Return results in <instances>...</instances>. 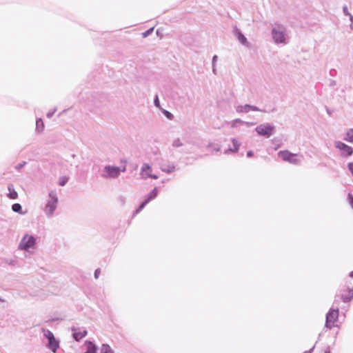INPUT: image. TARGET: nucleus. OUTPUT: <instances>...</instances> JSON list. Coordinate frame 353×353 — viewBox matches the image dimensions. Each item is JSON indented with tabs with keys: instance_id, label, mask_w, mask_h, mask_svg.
Masks as SVG:
<instances>
[{
	"instance_id": "nucleus-1",
	"label": "nucleus",
	"mask_w": 353,
	"mask_h": 353,
	"mask_svg": "<svg viewBox=\"0 0 353 353\" xmlns=\"http://www.w3.org/2000/svg\"><path fill=\"white\" fill-rule=\"evenodd\" d=\"M58 203V199L56 194L51 192L49 194V200L46 205L45 212L48 216H51L55 210Z\"/></svg>"
},
{
	"instance_id": "nucleus-2",
	"label": "nucleus",
	"mask_w": 353,
	"mask_h": 353,
	"mask_svg": "<svg viewBox=\"0 0 353 353\" xmlns=\"http://www.w3.org/2000/svg\"><path fill=\"white\" fill-rule=\"evenodd\" d=\"M274 130V126L268 123L261 124L256 128V131L258 134L267 138L270 137L273 134Z\"/></svg>"
},
{
	"instance_id": "nucleus-3",
	"label": "nucleus",
	"mask_w": 353,
	"mask_h": 353,
	"mask_svg": "<svg viewBox=\"0 0 353 353\" xmlns=\"http://www.w3.org/2000/svg\"><path fill=\"white\" fill-rule=\"evenodd\" d=\"M341 297L344 302H348L353 298V285L347 283V279L341 290Z\"/></svg>"
},
{
	"instance_id": "nucleus-4",
	"label": "nucleus",
	"mask_w": 353,
	"mask_h": 353,
	"mask_svg": "<svg viewBox=\"0 0 353 353\" xmlns=\"http://www.w3.org/2000/svg\"><path fill=\"white\" fill-rule=\"evenodd\" d=\"M35 238L33 236L26 234L22 238L19 245V248L21 250H27L29 248L33 247V245L35 244Z\"/></svg>"
},
{
	"instance_id": "nucleus-5",
	"label": "nucleus",
	"mask_w": 353,
	"mask_h": 353,
	"mask_svg": "<svg viewBox=\"0 0 353 353\" xmlns=\"http://www.w3.org/2000/svg\"><path fill=\"white\" fill-rule=\"evenodd\" d=\"M339 310H330L326 316L325 326L332 328L339 318Z\"/></svg>"
},
{
	"instance_id": "nucleus-6",
	"label": "nucleus",
	"mask_w": 353,
	"mask_h": 353,
	"mask_svg": "<svg viewBox=\"0 0 353 353\" xmlns=\"http://www.w3.org/2000/svg\"><path fill=\"white\" fill-rule=\"evenodd\" d=\"M44 335L48 339V347L53 352H56L59 347V342L56 340L54 334L50 330H43Z\"/></svg>"
},
{
	"instance_id": "nucleus-7",
	"label": "nucleus",
	"mask_w": 353,
	"mask_h": 353,
	"mask_svg": "<svg viewBox=\"0 0 353 353\" xmlns=\"http://www.w3.org/2000/svg\"><path fill=\"white\" fill-rule=\"evenodd\" d=\"M278 155L283 161H288L291 163H298L299 161V159L297 157V154L291 153L288 150L280 151L278 153Z\"/></svg>"
},
{
	"instance_id": "nucleus-8",
	"label": "nucleus",
	"mask_w": 353,
	"mask_h": 353,
	"mask_svg": "<svg viewBox=\"0 0 353 353\" xmlns=\"http://www.w3.org/2000/svg\"><path fill=\"white\" fill-rule=\"evenodd\" d=\"M334 145L345 156H351L353 154V148L341 141H335Z\"/></svg>"
},
{
	"instance_id": "nucleus-9",
	"label": "nucleus",
	"mask_w": 353,
	"mask_h": 353,
	"mask_svg": "<svg viewBox=\"0 0 353 353\" xmlns=\"http://www.w3.org/2000/svg\"><path fill=\"white\" fill-rule=\"evenodd\" d=\"M108 176L110 177H117L119 174L121 170L120 168L117 167H111V166H107L105 168ZM122 172L125 171V167L124 166L123 169L121 170Z\"/></svg>"
},
{
	"instance_id": "nucleus-10",
	"label": "nucleus",
	"mask_w": 353,
	"mask_h": 353,
	"mask_svg": "<svg viewBox=\"0 0 353 353\" xmlns=\"http://www.w3.org/2000/svg\"><path fill=\"white\" fill-rule=\"evenodd\" d=\"M151 172V167L148 164H144L141 169V174H143V177H150L152 179H157L158 176L157 175L152 174Z\"/></svg>"
},
{
	"instance_id": "nucleus-11",
	"label": "nucleus",
	"mask_w": 353,
	"mask_h": 353,
	"mask_svg": "<svg viewBox=\"0 0 353 353\" xmlns=\"http://www.w3.org/2000/svg\"><path fill=\"white\" fill-rule=\"evenodd\" d=\"M273 39L276 43H282L285 40L284 34L283 32L274 28L272 30Z\"/></svg>"
},
{
	"instance_id": "nucleus-12",
	"label": "nucleus",
	"mask_w": 353,
	"mask_h": 353,
	"mask_svg": "<svg viewBox=\"0 0 353 353\" xmlns=\"http://www.w3.org/2000/svg\"><path fill=\"white\" fill-rule=\"evenodd\" d=\"M157 195V190L156 188H154L149 194L148 198L141 204V205L139 207V208L137 210L136 212L138 213L139 211H141L145 205L153 198L156 197Z\"/></svg>"
},
{
	"instance_id": "nucleus-13",
	"label": "nucleus",
	"mask_w": 353,
	"mask_h": 353,
	"mask_svg": "<svg viewBox=\"0 0 353 353\" xmlns=\"http://www.w3.org/2000/svg\"><path fill=\"white\" fill-rule=\"evenodd\" d=\"M157 195V190L156 188H154L149 194L148 198L141 204V205L139 207V208L137 210L136 212L138 213L139 211H141L145 205L153 198L156 197Z\"/></svg>"
},
{
	"instance_id": "nucleus-14",
	"label": "nucleus",
	"mask_w": 353,
	"mask_h": 353,
	"mask_svg": "<svg viewBox=\"0 0 353 353\" xmlns=\"http://www.w3.org/2000/svg\"><path fill=\"white\" fill-rule=\"evenodd\" d=\"M85 345L87 350L84 353H97V347L92 342L86 341Z\"/></svg>"
},
{
	"instance_id": "nucleus-15",
	"label": "nucleus",
	"mask_w": 353,
	"mask_h": 353,
	"mask_svg": "<svg viewBox=\"0 0 353 353\" xmlns=\"http://www.w3.org/2000/svg\"><path fill=\"white\" fill-rule=\"evenodd\" d=\"M87 334L85 330L77 331V329L73 330V336L76 341H79L83 339Z\"/></svg>"
},
{
	"instance_id": "nucleus-16",
	"label": "nucleus",
	"mask_w": 353,
	"mask_h": 353,
	"mask_svg": "<svg viewBox=\"0 0 353 353\" xmlns=\"http://www.w3.org/2000/svg\"><path fill=\"white\" fill-rule=\"evenodd\" d=\"M8 191H9V192L8 194V196L10 199H16L18 197V194L14 190L12 185H10L8 186Z\"/></svg>"
},
{
	"instance_id": "nucleus-17",
	"label": "nucleus",
	"mask_w": 353,
	"mask_h": 353,
	"mask_svg": "<svg viewBox=\"0 0 353 353\" xmlns=\"http://www.w3.org/2000/svg\"><path fill=\"white\" fill-rule=\"evenodd\" d=\"M36 128L39 132H41L44 129V123L41 119H38L36 121Z\"/></svg>"
},
{
	"instance_id": "nucleus-18",
	"label": "nucleus",
	"mask_w": 353,
	"mask_h": 353,
	"mask_svg": "<svg viewBox=\"0 0 353 353\" xmlns=\"http://www.w3.org/2000/svg\"><path fill=\"white\" fill-rule=\"evenodd\" d=\"M345 140L350 143H353V128L347 131Z\"/></svg>"
},
{
	"instance_id": "nucleus-19",
	"label": "nucleus",
	"mask_w": 353,
	"mask_h": 353,
	"mask_svg": "<svg viewBox=\"0 0 353 353\" xmlns=\"http://www.w3.org/2000/svg\"><path fill=\"white\" fill-rule=\"evenodd\" d=\"M161 169L163 172L170 173L175 170V167L173 165H163L161 167Z\"/></svg>"
},
{
	"instance_id": "nucleus-20",
	"label": "nucleus",
	"mask_w": 353,
	"mask_h": 353,
	"mask_svg": "<svg viewBox=\"0 0 353 353\" xmlns=\"http://www.w3.org/2000/svg\"><path fill=\"white\" fill-rule=\"evenodd\" d=\"M101 353H114V351L107 344H103L101 348Z\"/></svg>"
},
{
	"instance_id": "nucleus-21",
	"label": "nucleus",
	"mask_w": 353,
	"mask_h": 353,
	"mask_svg": "<svg viewBox=\"0 0 353 353\" xmlns=\"http://www.w3.org/2000/svg\"><path fill=\"white\" fill-rule=\"evenodd\" d=\"M232 142L233 143V148L230 149V150L232 152H237L240 146L239 143L235 139H233L232 140Z\"/></svg>"
},
{
	"instance_id": "nucleus-22",
	"label": "nucleus",
	"mask_w": 353,
	"mask_h": 353,
	"mask_svg": "<svg viewBox=\"0 0 353 353\" xmlns=\"http://www.w3.org/2000/svg\"><path fill=\"white\" fill-rule=\"evenodd\" d=\"M12 209L14 212H21V205L19 203H14L12 206Z\"/></svg>"
},
{
	"instance_id": "nucleus-23",
	"label": "nucleus",
	"mask_w": 353,
	"mask_h": 353,
	"mask_svg": "<svg viewBox=\"0 0 353 353\" xmlns=\"http://www.w3.org/2000/svg\"><path fill=\"white\" fill-rule=\"evenodd\" d=\"M347 283L353 285V271L350 273L349 277L347 279Z\"/></svg>"
},
{
	"instance_id": "nucleus-24",
	"label": "nucleus",
	"mask_w": 353,
	"mask_h": 353,
	"mask_svg": "<svg viewBox=\"0 0 353 353\" xmlns=\"http://www.w3.org/2000/svg\"><path fill=\"white\" fill-rule=\"evenodd\" d=\"M68 181V178L65 176H63L60 179L59 185L63 186Z\"/></svg>"
},
{
	"instance_id": "nucleus-25",
	"label": "nucleus",
	"mask_w": 353,
	"mask_h": 353,
	"mask_svg": "<svg viewBox=\"0 0 353 353\" xmlns=\"http://www.w3.org/2000/svg\"><path fill=\"white\" fill-rule=\"evenodd\" d=\"M154 30V28H151L150 29L148 30L145 32L143 33V37H146L148 35H149Z\"/></svg>"
},
{
	"instance_id": "nucleus-26",
	"label": "nucleus",
	"mask_w": 353,
	"mask_h": 353,
	"mask_svg": "<svg viewBox=\"0 0 353 353\" xmlns=\"http://www.w3.org/2000/svg\"><path fill=\"white\" fill-rule=\"evenodd\" d=\"M239 39L242 43H245L246 41V38L242 34H239Z\"/></svg>"
},
{
	"instance_id": "nucleus-27",
	"label": "nucleus",
	"mask_w": 353,
	"mask_h": 353,
	"mask_svg": "<svg viewBox=\"0 0 353 353\" xmlns=\"http://www.w3.org/2000/svg\"><path fill=\"white\" fill-rule=\"evenodd\" d=\"M319 353H330L329 347H324Z\"/></svg>"
},
{
	"instance_id": "nucleus-28",
	"label": "nucleus",
	"mask_w": 353,
	"mask_h": 353,
	"mask_svg": "<svg viewBox=\"0 0 353 353\" xmlns=\"http://www.w3.org/2000/svg\"><path fill=\"white\" fill-rule=\"evenodd\" d=\"M101 273V270L100 269H97L94 272V277L95 279H98L99 276V274Z\"/></svg>"
},
{
	"instance_id": "nucleus-29",
	"label": "nucleus",
	"mask_w": 353,
	"mask_h": 353,
	"mask_svg": "<svg viewBox=\"0 0 353 353\" xmlns=\"http://www.w3.org/2000/svg\"><path fill=\"white\" fill-rule=\"evenodd\" d=\"M348 168L349 170L351 172L352 174L353 175V162L348 163Z\"/></svg>"
},
{
	"instance_id": "nucleus-30",
	"label": "nucleus",
	"mask_w": 353,
	"mask_h": 353,
	"mask_svg": "<svg viewBox=\"0 0 353 353\" xmlns=\"http://www.w3.org/2000/svg\"><path fill=\"white\" fill-rule=\"evenodd\" d=\"M173 145H174V146L178 147V146L181 145L182 144H181V143L180 142V140H179V139H178V140H176V141H174V144H173Z\"/></svg>"
},
{
	"instance_id": "nucleus-31",
	"label": "nucleus",
	"mask_w": 353,
	"mask_h": 353,
	"mask_svg": "<svg viewBox=\"0 0 353 353\" xmlns=\"http://www.w3.org/2000/svg\"><path fill=\"white\" fill-rule=\"evenodd\" d=\"M154 104L157 107H159V100L157 96H156V98L154 99Z\"/></svg>"
},
{
	"instance_id": "nucleus-32",
	"label": "nucleus",
	"mask_w": 353,
	"mask_h": 353,
	"mask_svg": "<svg viewBox=\"0 0 353 353\" xmlns=\"http://www.w3.org/2000/svg\"><path fill=\"white\" fill-rule=\"evenodd\" d=\"M165 114L166 115V117L168 118V119H172V114L170 112H168V111H165Z\"/></svg>"
},
{
	"instance_id": "nucleus-33",
	"label": "nucleus",
	"mask_w": 353,
	"mask_h": 353,
	"mask_svg": "<svg viewBox=\"0 0 353 353\" xmlns=\"http://www.w3.org/2000/svg\"><path fill=\"white\" fill-rule=\"evenodd\" d=\"M247 156L248 157H251L253 156V152L252 151H248V153H247Z\"/></svg>"
},
{
	"instance_id": "nucleus-34",
	"label": "nucleus",
	"mask_w": 353,
	"mask_h": 353,
	"mask_svg": "<svg viewBox=\"0 0 353 353\" xmlns=\"http://www.w3.org/2000/svg\"><path fill=\"white\" fill-rule=\"evenodd\" d=\"M304 353H310L309 352H305Z\"/></svg>"
}]
</instances>
